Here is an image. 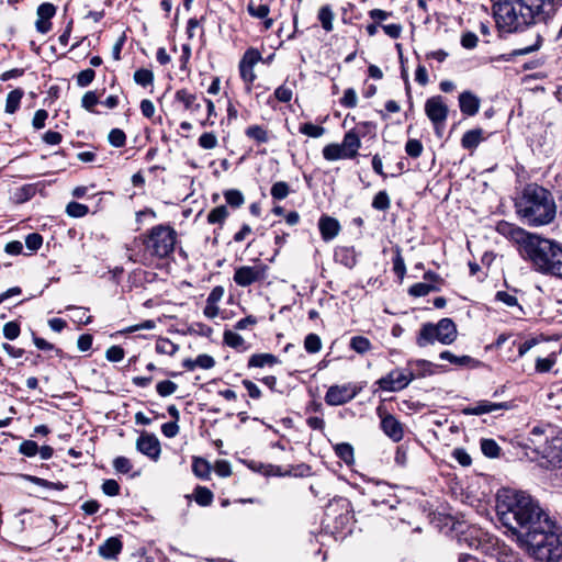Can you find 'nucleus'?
Segmentation results:
<instances>
[{
	"mask_svg": "<svg viewBox=\"0 0 562 562\" xmlns=\"http://www.w3.org/2000/svg\"><path fill=\"white\" fill-rule=\"evenodd\" d=\"M405 151L412 158H417L423 153V144L418 139H408L405 145Z\"/></svg>",
	"mask_w": 562,
	"mask_h": 562,
	"instance_id": "obj_57",
	"label": "nucleus"
},
{
	"mask_svg": "<svg viewBox=\"0 0 562 562\" xmlns=\"http://www.w3.org/2000/svg\"><path fill=\"white\" fill-rule=\"evenodd\" d=\"M414 380L412 372H404L402 370H393L385 376L376 381L381 390L386 392H397L405 389Z\"/></svg>",
	"mask_w": 562,
	"mask_h": 562,
	"instance_id": "obj_11",
	"label": "nucleus"
},
{
	"mask_svg": "<svg viewBox=\"0 0 562 562\" xmlns=\"http://www.w3.org/2000/svg\"><path fill=\"white\" fill-rule=\"evenodd\" d=\"M458 336L457 326L451 318H441L437 324L425 323L416 337L418 347L434 345L436 341L442 345L452 344Z\"/></svg>",
	"mask_w": 562,
	"mask_h": 562,
	"instance_id": "obj_5",
	"label": "nucleus"
},
{
	"mask_svg": "<svg viewBox=\"0 0 562 562\" xmlns=\"http://www.w3.org/2000/svg\"><path fill=\"white\" fill-rule=\"evenodd\" d=\"M441 360H447L457 367H470L474 368L479 366L480 361L475 360L470 356H456L449 350L441 351L439 355Z\"/></svg>",
	"mask_w": 562,
	"mask_h": 562,
	"instance_id": "obj_23",
	"label": "nucleus"
},
{
	"mask_svg": "<svg viewBox=\"0 0 562 562\" xmlns=\"http://www.w3.org/2000/svg\"><path fill=\"white\" fill-rule=\"evenodd\" d=\"M95 77V71L92 68L85 69L80 71L77 77V85L81 88L88 87Z\"/></svg>",
	"mask_w": 562,
	"mask_h": 562,
	"instance_id": "obj_52",
	"label": "nucleus"
},
{
	"mask_svg": "<svg viewBox=\"0 0 562 562\" xmlns=\"http://www.w3.org/2000/svg\"><path fill=\"white\" fill-rule=\"evenodd\" d=\"M245 133L249 138L257 143H266L269 139L268 132L259 125H251L247 127Z\"/></svg>",
	"mask_w": 562,
	"mask_h": 562,
	"instance_id": "obj_41",
	"label": "nucleus"
},
{
	"mask_svg": "<svg viewBox=\"0 0 562 562\" xmlns=\"http://www.w3.org/2000/svg\"><path fill=\"white\" fill-rule=\"evenodd\" d=\"M89 207L78 202H69L66 206V213L71 217H82L87 215Z\"/></svg>",
	"mask_w": 562,
	"mask_h": 562,
	"instance_id": "obj_46",
	"label": "nucleus"
},
{
	"mask_svg": "<svg viewBox=\"0 0 562 562\" xmlns=\"http://www.w3.org/2000/svg\"><path fill=\"white\" fill-rule=\"evenodd\" d=\"M260 59V53L257 49L249 48L245 52L243 58L239 61L240 77L247 83L248 90H250V85L256 79L254 67Z\"/></svg>",
	"mask_w": 562,
	"mask_h": 562,
	"instance_id": "obj_14",
	"label": "nucleus"
},
{
	"mask_svg": "<svg viewBox=\"0 0 562 562\" xmlns=\"http://www.w3.org/2000/svg\"><path fill=\"white\" fill-rule=\"evenodd\" d=\"M20 324L15 321L8 322L3 326V336L9 340H14L20 335Z\"/></svg>",
	"mask_w": 562,
	"mask_h": 562,
	"instance_id": "obj_55",
	"label": "nucleus"
},
{
	"mask_svg": "<svg viewBox=\"0 0 562 562\" xmlns=\"http://www.w3.org/2000/svg\"><path fill=\"white\" fill-rule=\"evenodd\" d=\"M323 157L328 161L349 159L341 144H328L323 148Z\"/></svg>",
	"mask_w": 562,
	"mask_h": 562,
	"instance_id": "obj_29",
	"label": "nucleus"
},
{
	"mask_svg": "<svg viewBox=\"0 0 562 562\" xmlns=\"http://www.w3.org/2000/svg\"><path fill=\"white\" fill-rule=\"evenodd\" d=\"M225 201L232 207H239L244 204L245 199L243 193L236 189H229L224 192Z\"/></svg>",
	"mask_w": 562,
	"mask_h": 562,
	"instance_id": "obj_40",
	"label": "nucleus"
},
{
	"mask_svg": "<svg viewBox=\"0 0 562 562\" xmlns=\"http://www.w3.org/2000/svg\"><path fill=\"white\" fill-rule=\"evenodd\" d=\"M515 206L520 220L532 227L551 224L557 216L553 194L537 183H529L524 188Z\"/></svg>",
	"mask_w": 562,
	"mask_h": 562,
	"instance_id": "obj_3",
	"label": "nucleus"
},
{
	"mask_svg": "<svg viewBox=\"0 0 562 562\" xmlns=\"http://www.w3.org/2000/svg\"><path fill=\"white\" fill-rule=\"evenodd\" d=\"M194 499L200 506H209L213 502V493L204 486H196L194 490Z\"/></svg>",
	"mask_w": 562,
	"mask_h": 562,
	"instance_id": "obj_37",
	"label": "nucleus"
},
{
	"mask_svg": "<svg viewBox=\"0 0 562 562\" xmlns=\"http://www.w3.org/2000/svg\"><path fill=\"white\" fill-rule=\"evenodd\" d=\"M358 98L353 88H348L344 92V97L340 100V104L345 108L352 109L357 105Z\"/></svg>",
	"mask_w": 562,
	"mask_h": 562,
	"instance_id": "obj_59",
	"label": "nucleus"
},
{
	"mask_svg": "<svg viewBox=\"0 0 562 562\" xmlns=\"http://www.w3.org/2000/svg\"><path fill=\"white\" fill-rule=\"evenodd\" d=\"M134 81L142 87L150 86L154 82V74L149 69H137L134 72Z\"/></svg>",
	"mask_w": 562,
	"mask_h": 562,
	"instance_id": "obj_43",
	"label": "nucleus"
},
{
	"mask_svg": "<svg viewBox=\"0 0 562 562\" xmlns=\"http://www.w3.org/2000/svg\"><path fill=\"white\" fill-rule=\"evenodd\" d=\"M438 290L439 289L436 285H434V284L418 282V283L413 284L408 289V294L411 296L420 297V296H426L430 292L438 291Z\"/></svg>",
	"mask_w": 562,
	"mask_h": 562,
	"instance_id": "obj_33",
	"label": "nucleus"
},
{
	"mask_svg": "<svg viewBox=\"0 0 562 562\" xmlns=\"http://www.w3.org/2000/svg\"><path fill=\"white\" fill-rule=\"evenodd\" d=\"M192 471L196 476L201 479H207L211 473V465L206 460L202 458H194L192 463Z\"/></svg>",
	"mask_w": 562,
	"mask_h": 562,
	"instance_id": "obj_36",
	"label": "nucleus"
},
{
	"mask_svg": "<svg viewBox=\"0 0 562 562\" xmlns=\"http://www.w3.org/2000/svg\"><path fill=\"white\" fill-rule=\"evenodd\" d=\"M99 103V95L95 91H88L81 99V106L89 112H94V106Z\"/></svg>",
	"mask_w": 562,
	"mask_h": 562,
	"instance_id": "obj_50",
	"label": "nucleus"
},
{
	"mask_svg": "<svg viewBox=\"0 0 562 562\" xmlns=\"http://www.w3.org/2000/svg\"><path fill=\"white\" fill-rule=\"evenodd\" d=\"M496 512L502 524L517 535L529 555L544 562H557L562 558L557 521L531 495L503 488L497 493Z\"/></svg>",
	"mask_w": 562,
	"mask_h": 562,
	"instance_id": "obj_1",
	"label": "nucleus"
},
{
	"mask_svg": "<svg viewBox=\"0 0 562 562\" xmlns=\"http://www.w3.org/2000/svg\"><path fill=\"white\" fill-rule=\"evenodd\" d=\"M36 14V31L42 34L48 33L52 29L50 19L56 14V7L53 3L44 2L38 5Z\"/></svg>",
	"mask_w": 562,
	"mask_h": 562,
	"instance_id": "obj_16",
	"label": "nucleus"
},
{
	"mask_svg": "<svg viewBox=\"0 0 562 562\" xmlns=\"http://www.w3.org/2000/svg\"><path fill=\"white\" fill-rule=\"evenodd\" d=\"M341 146L349 158H355L361 146V142L357 133L349 131L345 134Z\"/></svg>",
	"mask_w": 562,
	"mask_h": 562,
	"instance_id": "obj_24",
	"label": "nucleus"
},
{
	"mask_svg": "<svg viewBox=\"0 0 562 562\" xmlns=\"http://www.w3.org/2000/svg\"><path fill=\"white\" fill-rule=\"evenodd\" d=\"M24 95V91L21 88H16L8 93L5 100V112L13 114L20 108L21 100Z\"/></svg>",
	"mask_w": 562,
	"mask_h": 562,
	"instance_id": "obj_30",
	"label": "nucleus"
},
{
	"mask_svg": "<svg viewBox=\"0 0 562 562\" xmlns=\"http://www.w3.org/2000/svg\"><path fill=\"white\" fill-rule=\"evenodd\" d=\"M247 10L251 16L258 19H263L269 13V8L267 4H259L256 7L252 2L248 4Z\"/></svg>",
	"mask_w": 562,
	"mask_h": 562,
	"instance_id": "obj_62",
	"label": "nucleus"
},
{
	"mask_svg": "<svg viewBox=\"0 0 562 562\" xmlns=\"http://www.w3.org/2000/svg\"><path fill=\"white\" fill-rule=\"evenodd\" d=\"M43 245V237L38 233L29 234L25 237V246L31 251H37Z\"/></svg>",
	"mask_w": 562,
	"mask_h": 562,
	"instance_id": "obj_58",
	"label": "nucleus"
},
{
	"mask_svg": "<svg viewBox=\"0 0 562 562\" xmlns=\"http://www.w3.org/2000/svg\"><path fill=\"white\" fill-rule=\"evenodd\" d=\"M496 231L519 246L520 255L531 262L535 270L562 279V246L559 243L505 221L497 224Z\"/></svg>",
	"mask_w": 562,
	"mask_h": 562,
	"instance_id": "obj_2",
	"label": "nucleus"
},
{
	"mask_svg": "<svg viewBox=\"0 0 562 562\" xmlns=\"http://www.w3.org/2000/svg\"><path fill=\"white\" fill-rule=\"evenodd\" d=\"M113 468L120 473H128L132 470L131 461L125 457H117L113 461Z\"/></svg>",
	"mask_w": 562,
	"mask_h": 562,
	"instance_id": "obj_63",
	"label": "nucleus"
},
{
	"mask_svg": "<svg viewBox=\"0 0 562 562\" xmlns=\"http://www.w3.org/2000/svg\"><path fill=\"white\" fill-rule=\"evenodd\" d=\"M19 452L25 457L32 458L38 452V445L33 440H24L19 446Z\"/></svg>",
	"mask_w": 562,
	"mask_h": 562,
	"instance_id": "obj_54",
	"label": "nucleus"
},
{
	"mask_svg": "<svg viewBox=\"0 0 562 562\" xmlns=\"http://www.w3.org/2000/svg\"><path fill=\"white\" fill-rule=\"evenodd\" d=\"M509 408L508 403H493L490 401H480L474 406H468L462 409L463 415H483L498 409Z\"/></svg>",
	"mask_w": 562,
	"mask_h": 562,
	"instance_id": "obj_19",
	"label": "nucleus"
},
{
	"mask_svg": "<svg viewBox=\"0 0 562 562\" xmlns=\"http://www.w3.org/2000/svg\"><path fill=\"white\" fill-rule=\"evenodd\" d=\"M199 146L203 149H213L217 146V137L214 133H203L198 139Z\"/></svg>",
	"mask_w": 562,
	"mask_h": 562,
	"instance_id": "obj_51",
	"label": "nucleus"
},
{
	"mask_svg": "<svg viewBox=\"0 0 562 562\" xmlns=\"http://www.w3.org/2000/svg\"><path fill=\"white\" fill-rule=\"evenodd\" d=\"M458 101L460 111L465 116H474L480 110L481 100L472 91L461 92Z\"/></svg>",
	"mask_w": 562,
	"mask_h": 562,
	"instance_id": "obj_18",
	"label": "nucleus"
},
{
	"mask_svg": "<svg viewBox=\"0 0 562 562\" xmlns=\"http://www.w3.org/2000/svg\"><path fill=\"white\" fill-rule=\"evenodd\" d=\"M67 310H74L76 312L74 321L82 324L88 325L92 322V317L90 315H87L88 308L86 307H77V306H68Z\"/></svg>",
	"mask_w": 562,
	"mask_h": 562,
	"instance_id": "obj_56",
	"label": "nucleus"
},
{
	"mask_svg": "<svg viewBox=\"0 0 562 562\" xmlns=\"http://www.w3.org/2000/svg\"><path fill=\"white\" fill-rule=\"evenodd\" d=\"M358 392L359 390L350 383L331 385L325 394V402L330 406L344 405L353 400Z\"/></svg>",
	"mask_w": 562,
	"mask_h": 562,
	"instance_id": "obj_12",
	"label": "nucleus"
},
{
	"mask_svg": "<svg viewBox=\"0 0 562 562\" xmlns=\"http://www.w3.org/2000/svg\"><path fill=\"white\" fill-rule=\"evenodd\" d=\"M493 11L501 32H519L531 25L519 0H498Z\"/></svg>",
	"mask_w": 562,
	"mask_h": 562,
	"instance_id": "obj_4",
	"label": "nucleus"
},
{
	"mask_svg": "<svg viewBox=\"0 0 562 562\" xmlns=\"http://www.w3.org/2000/svg\"><path fill=\"white\" fill-rule=\"evenodd\" d=\"M227 216V207L225 205H220L210 211V213L207 214V222L210 224L223 225Z\"/></svg>",
	"mask_w": 562,
	"mask_h": 562,
	"instance_id": "obj_34",
	"label": "nucleus"
},
{
	"mask_svg": "<svg viewBox=\"0 0 562 562\" xmlns=\"http://www.w3.org/2000/svg\"><path fill=\"white\" fill-rule=\"evenodd\" d=\"M223 339H224V344L231 348H234L237 350H246L247 349L244 338L239 334H237L231 329H226L224 331Z\"/></svg>",
	"mask_w": 562,
	"mask_h": 562,
	"instance_id": "obj_32",
	"label": "nucleus"
},
{
	"mask_svg": "<svg viewBox=\"0 0 562 562\" xmlns=\"http://www.w3.org/2000/svg\"><path fill=\"white\" fill-rule=\"evenodd\" d=\"M124 356L125 351L121 346H111L105 352L106 360L111 362H120Z\"/></svg>",
	"mask_w": 562,
	"mask_h": 562,
	"instance_id": "obj_60",
	"label": "nucleus"
},
{
	"mask_svg": "<svg viewBox=\"0 0 562 562\" xmlns=\"http://www.w3.org/2000/svg\"><path fill=\"white\" fill-rule=\"evenodd\" d=\"M376 414L381 419L380 427L384 435L392 441L400 442L404 437L403 424L394 415L387 413L382 405L376 408Z\"/></svg>",
	"mask_w": 562,
	"mask_h": 562,
	"instance_id": "obj_10",
	"label": "nucleus"
},
{
	"mask_svg": "<svg viewBox=\"0 0 562 562\" xmlns=\"http://www.w3.org/2000/svg\"><path fill=\"white\" fill-rule=\"evenodd\" d=\"M108 140L112 146L120 148L125 146L126 135L121 128H113L108 135Z\"/></svg>",
	"mask_w": 562,
	"mask_h": 562,
	"instance_id": "obj_44",
	"label": "nucleus"
},
{
	"mask_svg": "<svg viewBox=\"0 0 562 562\" xmlns=\"http://www.w3.org/2000/svg\"><path fill=\"white\" fill-rule=\"evenodd\" d=\"M177 389L178 385L170 380L160 381L156 385L157 393L162 397L173 394L177 391Z\"/></svg>",
	"mask_w": 562,
	"mask_h": 562,
	"instance_id": "obj_49",
	"label": "nucleus"
},
{
	"mask_svg": "<svg viewBox=\"0 0 562 562\" xmlns=\"http://www.w3.org/2000/svg\"><path fill=\"white\" fill-rule=\"evenodd\" d=\"M495 299L496 301L504 303L508 307L517 306L520 308V306L518 305L517 297L508 292L498 291L495 295Z\"/></svg>",
	"mask_w": 562,
	"mask_h": 562,
	"instance_id": "obj_61",
	"label": "nucleus"
},
{
	"mask_svg": "<svg viewBox=\"0 0 562 562\" xmlns=\"http://www.w3.org/2000/svg\"><path fill=\"white\" fill-rule=\"evenodd\" d=\"M485 139L482 128L467 131L461 138V146L467 150H474Z\"/></svg>",
	"mask_w": 562,
	"mask_h": 562,
	"instance_id": "obj_21",
	"label": "nucleus"
},
{
	"mask_svg": "<svg viewBox=\"0 0 562 562\" xmlns=\"http://www.w3.org/2000/svg\"><path fill=\"white\" fill-rule=\"evenodd\" d=\"M530 24L547 22L557 11L553 0H519Z\"/></svg>",
	"mask_w": 562,
	"mask_h": 562,
	"instance_id": "obj_7",
	"label": "nucleus"
},
{
	"mask_svg": "<svg viewBox=\"0 0 562 562\" xmlns=\"http://www.w3.org/2000/svg\"><path fill=\"white\" fill-rule=\"evenodd\" d=\"M552 435L550 426H535L529 434L527 447L538 453Z\"/></svg>",
	"mask_w": 562,
	"mask_h": 562,
	"instance_id": "obj_17",
	"label": "nucleus"
},
{
	"mask_svg": "<svg viewBox=\"0 0 562 562\" xmlns=\"http://www.w3.org/2000/svg\"><path fill=\"white\" fill-rule=\"evenodd\" d=\"M102 492L108 496H116L120 493V485L115 480H105L102 484Z\"/></svg>",
	"mask_w": 562,
	"mask_h": 562,
	"instance_id": "obj_64",
	"label": "nucleus"
},
{
	"mask_svg": "<svg viewBox=\"0 0 562 562\" xmlns=\"http://www.w3.org/2000/svg\"><path fill=\"white\" fill-rule=\"evenodd\" d=\"M176 100L181 102L187 110L195 112L201 109V104L196 103V95L190 93L187 89H180L176 92Z\"/></svg>",
	"mask_w": 562,
	"mask_h": 562,
	"instance_id": "obj_28",
	"label": "nucleus"
},
{
	"mask_svg": "<svg viewBox=\"0 0 562 562\" xmlns=\"http://www.w3.org/2000/svg\"><path fill=\"white\" fill-rule=\"evenodd\" d=\"M336 456L346 464L350 465L355 462L353 448L350 443L341 442L334 447Z\"/></svg>",
	"mask_w": 562,
	"mask_h": 562,
	"instance_id": "obj_31",
	"label": "nucleus"
},
{
	"mask_svg": "<svg viewBox=\"0 0 562 562\" xmlns=\"http://www.w3.org/2000/svg\"><path fill=\"white\" fill-rule=\"evenodd\" d=\"M176 239L177 233L171 226L159 224L148 232L143 244L151 256L165 258L173 251Z\"/></svg>",
	"mask_w": 562,
	"mask_h": 562,
	"instance_id": "obj_6",
	"label": "nucleus"
},
{
	"mask_svg": "<svg viewBox=\"0 0 562 562\" xmlns=\"http://www.w3.org/2000/svg\"><path fill=\"white\" fill-rule=\"evenodd\" d=\"M553 467L562 465V437L551 436L537 453Z\"/></svg>",
	"mask_w": 562,
	"mask_h": 562,
	"instance_id": "obj_13",
	"label": "nucleus"
},
{
	"mask_svg": "<svg viewBox=\"0 0 562 562\" xmlns=\"http://www.w3.org/2000/svg\"><path fill=\"white\" fill-rule=\"evenodd\" d=\"M318 228H319L322 238L325 241H328V240L334 239L338 235V233L340 231V225L336 218H334L331 216L323 215V216H321V218L318 221Z\"/></svg>",
	"mask_w": 562,
	"mask_h": 562,
	"instance_id": "obj_20",
	"label": "nucleus"
},
{
	"mask_svg": "<svg viewBox=\"0 0 562 562\" xmlns=\"http://www.w3.org/2000/svg\"><path fill=\"white\" fill-rule=\"evenodd\" d=\"M248 468L251 469L254 472H258L267 477L281 475V468L269 463L250 461L248 463Z\"/></svg>",
	"mask_w": 562,
	"mask_h": 562,
	"instance_id": "obj_27",
	"label": "nucleus"
},
{
	"mask_svg": "<svg viewBox=\"0 0 562 562\" xmlns=\"http://www.w3.org/2000/svg\"><path fill=\"white\" fill-rule=\"evenodd\" d=\"M155 349L160 355L172 356L178 351V345L173 344L168 338H159L156 342Z\"/></svg>",
	"mask_w": 562,
	"mask_h": 562,
	"instance_id": "obj_38",
	"label": "nucleus"
},
{
	"mask_svg": "<svg viewBox=\"0 0 562 562\" xmlns=\"http://www.w3.org/2000/svg\"><path fill=\"white\" fill-rule=\"evenodd\" d=\"M279 363V359L271 353H255L248 360L249 368L272 367Z\"/></svg>",
	"mask_w": 562,
	"mask_h": 562,
	"instance_id": "obj_25",
	"label": "nucleus"
},
{
	"mask_svg": "<svg viewBox=\"0 0 562 562\" xmlns=\"http://www.w3.org/2000/svg\"><path fill=\"white\" fill-rule=\"evenodd\" d=\"M268 278V266L257 263L254 266H241L235 269L233 280L239 286H249L256 282L265 281Z\"/></svg>",
	"mask_w": 562,
	"mask_h": 562,
	"instance_id": "obj_9",
	"label": "nucleus"
},
{
	"mask_svg": "<svg viewBox=\"0 0 562 562\" xmlns=\"http://www.w3.org/2000/svg\"><path fill=\"white\" fill-rule=\"evenodd\" d=\"M122 541L116 537L106 539L101 546H99V554L105 559L115 558L122 550Z\"/></svg>",
	"mask_w": 562,
	"mask_h": 562,
	"instance_id": "obj_22",
	"label": "nucleus"
},
{
	"mask_svg": "<svg viewBox=\"0 0 562 562\" xmlns=\"http://www.w3.org/2000/svg\"><path fill=\"white\" fill-rule=\"evenodd\" d=\"M481 450L484 456L488 458H495L499 454V447L493 439H482Z\"/></svg>",
	"mask_w": 562,
	"mask_h": 562,
	"instance_id": "obj_47",
	"label": "nucleus"
},
{
	"mask_svg": "<svg viewBox=\"0 0 562 562\" xmlns=\"http://www.w3.org/2000/svg\"><path fill=\"white\" fill-rule=\"evenodd\" d=\"M350 348L356 352L363 355L371 349V342L367 337L355 336L350 340Z\"/></svg>",
	"mask_w": 562,
	"mask_h": 562,
	"instance_id": "obj_39",
	"label": "nucleus"
},
{
	"mask_svg": "<svg viewBox=\"0 0 562 562\" xmlns=\"http://www.w3.org/2000/svg\"><path fill=\"white\" fill-rule=\"evenodd\" d=\"M318 20L327 32L333 30L334 12L329 5H323L318 11Z\"/></svg>",
	"mask_w": 562,
	"mask_h": 562,
	"instance_id": "obj_35",
	"label": "nucleus"
},
{
	"mask_svg": "<svg viewBox=\"0 0 562 562\" xmlns=\"http://www.w3.org/2000/svg\"><path fill=\"white\" fill-rule=\"evenodd\" d=\"M136 449L151 460H157L161 452L158 438L146 431H143L136 440Z\"/></svg>",
	"mask_w": 562,
	"mask_h": 562,
	"instance_id": "obj_15",
	"label": "nucleus"
},
{
	"mask_svg": "<svg viewBox=\"0 0 562 562\" xmlns=\"http://www.w3.org/2000/svg\"><path fill=\"white\" fill-rule=\"evenodd\" d=\"M336 261L347 268H352L357 263L356 251L352 247H340L335 251Z\"/></svg>",
	"mask_w": 562,
	"mask_h": 562,
	"instance_id": "obj_26",
	"label": "nucleus"
},
{
	"mask_svg": "<svg viewBox=\"0 0 562 562\" xmlns=\"http://www.w3.org/2000/svg\"><path fill=\"white\" fill-rule=\"evenodd\" d=\"M300 131L310 136V137H321L325 133V128L321 125H315L313 123H305L300 127Z\"/></svg>",
	"mask_w": 562,
	"mask_h": 562,
	"instance_id": "obj_53",
	"label": "nucleus"
},
{
	"mask_svg": "<svg viewBox=\"0 0 562 562\" xmlns=\"http://www.w3.org/2000/svg\"><path fill=\"white\" fill-rule=\"evenodd\" d=\"M391 206V200L386 191H379L373 200L372 207L378 211H387Z\"/></svg>",
	"mask_w": 562,
	"mask_h": 562,
	"instance_id": "obj_42",
	"label": "nucleus"
},
{
	"mask_svg": "<svg viewBox=\"0 0 562 562\" xmlns=\"http://www.w3.org/2000/svg\"><path fill=\"white\" fill-rule=\"evenodd\" d=\"M304 347L307 352L315 353L318 352L322 348V341L318 335L308 334L304 340Z\"/></svg>",
	"mask_w": 562,
	"mask_h": 562,
	"instance_id": "obj_48",
	"label": "nucleus"
},
{
	"mask_svg": "<svg viewBox=\"0 0 562 562\" xmlns=\"http://www.w3.org/2000/svg\"><path fill=\"white\" fill-rule=\"evenodd\" d=\"M310 474L311 468L305 463L291 465L288 470H283V476L289 475L294 477H304L308 476Z\"/></svg>",
	"mask_w": 562,
	"mask_h": 562,
	"instance_id": "obj_45",
	"label": "nucleus"
},
{
	"mask_svg": "<svg viewBox=\"0 0 562 562\" xmlns=\"http://www.w3.org/2000/svg\"><path fill=\"white\" fill-rule=\"evenodd\" d=\"M425 113L432 123L435 132L441 136L448 117L449 109L441 95H434L425 102Z\"/></svg>",
	"mask_w": 562,
	"mask_h": 562,
	"instance_id": "obj_8",
	"label": "nucleus"
}]
</instances>
